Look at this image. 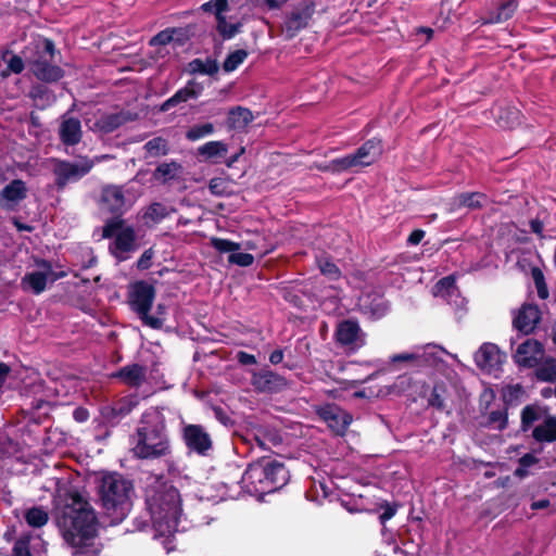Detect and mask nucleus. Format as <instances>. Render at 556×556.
Instances as JSON below:
<instances>
[{
    "mask_svg": "<svg viewBox=\"0 0 556 556\" xmlns=\"http://www.w3.org/2000/svg\"><path fill=\"white\" fill-rule=\"evenodd\" d=\"M58 526L73 556H98V519L87 496L74 486L62 484L54 497Z\"/></svg>",
    "mask_w": 556,
    "mask_h": 556,
    "instance_id": "1",
    "label": "nucleus"
},
{
    "mask_svg": "<svg viewBox=\"0 0 556 556\" xmlns=\"http://www.w3.org/2000/svg\"><path fill=\"white\" fill-rule=\"evenodd\" d=\"M147 505L151 515L155 539L163 538L162 544L167 553L175 546L172 536L179 531L182 510L178 490L173 485L161 484L147 494Z\"/></svg>",
    "mask_w": 556,
    "mask_h": 556,
    "instance_id": "2",
    "label": "nucleus"
},
{
    "mask_svg": "<svg viewBox=\"0 0 556 556\" xmlns=\"http://www.w3.org/2000/svg\"><path fill=\"white\" fill-rule=\"evenodd\" d=\"M130 443L131 453L139 459H160L172 454L166 419L159 408L150 407L142 414Z\"/></svg>",
    "mask_w": 556,
    "mask_h": 556,
    "instance_id": "3",
    "label": "nucleus"
},
{
    "mask_svg": "<svg viewBox=\"0 0 556 556\" xmlns=\"http://www.w3.org/2000/svg\"><path fill=\"white\" fill-rule=\"evenodd\" d=\"M289 478V471L282 463L262 458L245 469L241 486L252 495L268 494L285 486Z\"/></svg>",
    "mask_w": 556,
    "mask_h": 556,
    "instance_id": "4",
    "label": "nucleus"
},
{
    "mask_svg": "<svg viewBox=\"0 0 556 556\" xmlns=\"http://www.w3.org/2000/svg\"><path fill=\"white\" fill-rule=\"evenodd\" d=\"M132 485L118 473H105L101 477L98 493L105 515L112 525L122 522L128 515Z\"/></svg>",
    "mask_w": 556,
    "mask_h": 556,
    "instance_id": "5",
    "label": "nucleus"
},
{
    "mask_svg": "<svg viewBox=\"0 0 556 556\" xmlns=\"http://www.w3.org/2000/svg\"><path fill=\"white\" fill-rule=\"evenodd\" d=\"M104 238H113L110 243V252L119 262L129 258L137 250L136 233L132 227L124 226L122 219H112L103 228Z\"/></svg>",
    "mask_w": 556,
    "mask_h": 556,
    "instance_id": "6",
    "label": "nucleus"
},
{
    "mask_svg": "<svg viewBox=\"0 0 556 556\" xmlns=\"http://www.w3.org/2000/svg\"><path fill=\"white\" fill-rule=\"evenodd\" d=\"M154 296V288L148 282L139 281L132 287L129 302L132 309L139 315L144 325L153 329H159L163 326L164 320L149 314Z\"/></svg>",
    "mask_w": 556,
    "mask_h": 556,
    "instance_id": "7",
    "label": "nucleus"
},
{
    "mask_svg": "<svg viewBox=\"0 0 556 556\" xmlns=\"http://www.w3.org/2000/svg\"><path fill=\"white\" fill-rule=\"evenodd\" d=\"M106 159L109 155L96 156L93 160L81 156L76 162L56 161L53 173L58 188L63 189L67 184L79 180L92 169L96 163Z\"/></svg>",
    "mask_w": 556,
    "mask_h": 556,
    "instance_id": "8",
    "label": "nucleus"
},
{
    "mask_svg": "<svg viewBox=\"0 0 556 556\" xmlns=\"http://www.w3.org/2000/svg\"><path fill=\"white\" fill-rule=\"evenodd\" d=\"M37 269L26 273L21 280V288L24 291H30L34 294L42 293L47 285L64 277V271L55 273L50 262L40 260L36 262Z\"/></svg>",
    "mask_w": 556,
    "mask_h": 556,
    "instance_id": "9",
    "label": "nucleus"
},
{
    "mask_svg": "<svg viewBox=\"0 0 556 556\" xmlns=\"http://www.w3.org/2000/svg\"><path fill=\"white\" fill-rule=\"evenodd\" d=\"M43 55H39L36 60L30 62L34 75L43 81H56L63 76V71L56 65L49 63L47 56L53 58L55 52L54 43L50 39L43 40Z\"/></svg>",
    "mask_w": 556,
    "mask_h": 556,
    "instance_id": "10",
    "label": "nucleus"
},
{
    "mask_svg": "<svg viewBox=\"0 0 556 556\" xmlns=\"http://www.w3.org/2000/svg\"><path fill=\"white\" fill-rule=\"evenodd\" d=\"M181 437L188 451L198 455L206 456L213 447L210 433L201 425H184Z\"/></svg>",
    "mask_w": 556,
    "mask_h": 556,
    "instance_id": "11",
    "label": "nucleus"
},
{
    "mask_svg": "<svg viewBox=\"0 0 556 556\" xmlns=\"http://www.w3.org/2000/svg\"><path fill=\"white\" fill-rule=\"evenodd\" d=\"M443 350L437 345L417 348L413 352H404L391 356L392 363L413 362L417 366H435L441 361Z\"/></svg>",
    "mask_w": 556,
    "mask_h": 556,
    "instance_id": "12",
    "label": "nucleus"
},
{
    "mask_svg": "<svg viewBox=\"0 0 556 556\" xmlns=\"http://www.w3.org/2000/svg\"><path fill=\"white\" fill-rule=\"evenodd\" d=\"M132 205L127 192L118 186H106L102 190L101 207L112 214L122 215Z\"/></svg>",
    "mask_w": 556,
    "mask_h": 556,
    "instance_id": "13",
    "label": "nucleus"
},
{
    "mask_svg": "<svg viewBox=\"0 0 556 556\" xmlns=\"http://www.w3.org/2000/svg\"><path fill=\"white\" fill-rule=\"evenodd\" d=\"M545 356V350L541 342L534 339H527L518 345L514 353L515 363L525 368H534Z\"/></svg>",
    "mask_w": 556,
    "mask_h": 556,
    "instance_id": "14",
    "label": "nucleus"
},
{
    "mask_svg": "<svg viewBox=\"0 0 556 556\" xmlns=\"http://www.w3.org/2000/svg\"><path fill=\"white\" fill-rule=\"evenodd\" d=\"M315 12V3L304 0L299 3L285 22V31L289 38L294 37L301 29L308 25Z\"/></svg>",
    "mask_w": 556,
    "mask_h": 556,
    "instance_id": "15",
    "label": "nucleus"
},
{
    "mask_svg": "<svg viewBox=\"0 0 556 556\" xmlns=\"http://www.w3.org/2000/svg\"><path fill=\"white\" fill-rule=\"evenodd\" d=\"M318 414L337 434H344L352 422V416L334 404H327L320 407Z\"/></svg>",
    "mask_w": 556,
    "mask_h": 556,
    "instance_id": "16",
    "label": "nucleus"
},
{
    "mask_svg": "<svg viewBox=\"0 0 556 556\" xmlns=\"http://www.w3.org/2000/svg\"><path fill=\"white\" fill-rule=\"evenodd\" d=\"M505 355L493 343H484L475 354L476 365L486 372L497 371L504 363Z\"/></svg>",
    "mask_w": 556,
    "mask_h": 556,
    "instance_id": "17",
    "label": "nucleus"
},
{
    "mask_svg": "<svg viewBox=\"0 0 556 556\" xmlns=\"http://www.w3.org/2000/svg\"><path fill=\"white\" fill-rule=\"evenodd\" d=\"M336 339L341 345L358 349L365 344V334L355 320L341 321L336 330Z\"/></svg>",
    "mask_w": 556,
    "mask_h": 556,
    "instance_id": "18",
    "label": "nucleus"
},
{
    "mask_svg": "<svg viewBox=\"0 0 556 556\" xmlns=\"http://www.w3.org/2000/svg\"><path fill=\"white\" fill-rule=\"evenodd\" d=\"M541 320V312L536 305L525 304L513 319L514 327L525 334L531 333Z\"/></svg>",
    "mask_w": 556,
    "mask_h": 556,
    "instance_id": "19",
    "label": "nucleus"
},
{
    "mask_svg": "<svg viewBox=\"0 0 556 556\" xmlns=\"http://www.w3.org/2000/svg\"><path fill=\"white\" fill-rule=\"evenodd\" d=\"M252 386L258 392H278L287 386L283 377L270 371L260 370L252 376Z\"/></svg>",
    "mask_w": 556,
    "mask_h": 556,
    "instance_id": "20",
    "label": "nucleus"
},
{
    "mask_svg": "<svg viewBox=\"0 0 556 556\" xmlns=\"http://www.w3.org/2000/svg\"><path fill=\"white\" fill-rule=\"evenodd\" d=\"M26 184L21 179H14L0 191V206L7 210L14 208L27 197Z\"/></svg>",
    "mask_w": 556,
    "mask_h": 556,
    "instance_id": "21",
    "label": "nucleus"
},
{
    "mask_svg": "<svg viewBox=\"0 0 556 556\" xmlns=\"http://www.w3.org/2000/svg\"><path fill=\"white\" fill-rule=\"evenodd\" d=\"M59 137L66 146H76L83 137L81 123L78 118L65 113L61 117Z\"/></svg>",
    "mask_w": 556,
    "mask_h": 556,
    "instance_id": "22",
    "label": "nucleus"
},
{
    "mask_svg": "<svg viewBox=\"0 0 556 556\" xmlns=\"http://www.w3.org/2000/svg\"><path fill=\"white\" fill-rule=\"evenodd\" d=\"M47 548L45 541L39 535L25 534L15 543L14 556H46Z\"/></svg>",
    "mask_w": 556,
    "mask_h": 556,
    "instance_id": "23",
    "label": "nucleus"
},
{
    "mask_svg": "<svg viewBox=\"0 0 556 556\" xmlns=\"http://www.w3.org/2000/svg\"><path fill=\"white\" fill-rule=\"evenodd\" d=\"M382 154L381 141L374 138L367 140L362 147L352 154L356 167L369 166Z\"/></svg>",
    "mask_w": 556,
    "mask_h": 556,
    "instance_id": "24",
    "label": "nucleus"
},
{
    "mask_svg": "<svg viewBox=\"0 0 556 556\" xmlns=\"http://www.w3.org/2000/svg\"><path fill=\"white\" fill-rule=\"evenodd\" d=\"M202 89L203 88L198 83L189 81L184 88L177 90L170 98L163 102L161 111L166 112L180 103L197 99L200 97Z\"/></svg>",
    "mask_w": 556,
    "mask_h": 556,
    "instance_id": "25",
    "label": "nucleus"
},
{
    "mask_svg": "<svg viewBox=\"0 0 556 556\" xmlns=\"http://www.w3.org/2000/svg\"><path fill=\"white\" fill-rule=\"evenodd\" d=\"M532 438L539 443L556 442V416L546 415L532 430Z\"/></svg>",
    "mask_w": 556,
    "mask_h": 556,
    "instance_id": "26",
    "label": "nucleus"
},
{
    "mask_svg": "<svg viewBox=\"0 0 556 556\" xmlns=\"http://www.w3.org/2000/svg\"><path fill=\"white\" fill-rule=\"evenodd\" d=\"M546 415H548L546 407L536 404L525 406L521 410V430L528 431L535 421L544 419Z\"/></svg>",
    "mask_w": 556,
    "mask_h": 556,
    "instance_id": "27",
    "label": "nucleus"
},
{
    "mask_svg": "<svg viewBox=\"0 0 556 556\" xmlns=\"http://www.w3.org/2000/svg\"><path fill=\"white\" fill-rule=\"evenodd\" d=\"M127 121L125 114L117 113H105L99 116L97 122L94 123V127L104 132H112L119 126H122Z\"/></svg>",
    "mask_w": 556,
    "mask_h": 556,
    "instance_id": "28",
    "label": "nucleus"
},
{
    "mask_svg": "<svg viewBox=\"0 0 556 556\" xmlns=\"http://www.w3.org/2000/svg\"><path fill=\"white\" fill-rule=\"evenodd\" d=\"M116 377L131 387H138L146 379V368L137 364L125 366L116 374Z\"/></svg>",
    "mask_w": 556,
    "mask_h": 556,
    "instance_id": "29",
    "label": "nucleus"
},
{
    "mask_svg": "<svg viewBox=\"0 0 556 556\" xmlns=\"http://www.w3.org/2000/svg\"><path fill=\"white\" fill-rule=\"evenodd\" d=\"M486 195L480 192L460 193L453 199V208H479L486 202Z\"/></svg>",
    "mask_w": 556,
    "mask_h": 556,
    "instance_id": "30",
    "label": "nucleus"
},
{
    "mask_svg": "<svg viewBox=\"0 0 556 556\" xmlns=\"http://www.w3.org/2000/svg\"><path fill=\"white\" fill-rule=\"evenodd\" d=\"M253 121L250 110L237 106L229 111L227 125L230 129H244Z\"/></svg>",
    "mask_w": 556,
    "mask_h": 556,
    "instance_id": "31",
    "label": "nucleus"
},
{
    "mask_svg": "<svg viewBox=\"0 0 556 556\" xmlns=\"http://www.w3.org/2000/svg\"><path fill=\"white\" fill-rule=\"evenodd\" d=\"M227 152L228 147L223 141H208L198 148V154L204 160L222 157L225 156Z\"/></svg>",
    "mask_w": 556,
    "mask_h": 556,
    "instance_id": "32",
    "label": "nucleus"
},
{
    "mask_svg": "<svg viewBox=\"0 0 556 556\" xmlns=\"http://www.w3.org/2000/svg\"><path fill=\"white\" fill-rule=\"evenodd\" d=\"M535 377L540 381L553 382L556 380V359L553 357H543L540 364L534 367Z\"/></svg>",
    "mask_w": 556,
    "mask_h": 556,
    "instance_id": "33",
    "label": "nucleus"
},
{
    "mask_svg": "<svg viewBox=\"0 0 556 556\" xmlns=\"http://www.w3.org/2000/svg\"><path fill=\"white\" fill-rule=\"evenodd\" d=\"M24 518L29 527L41 528L49 520V513L42 507H31L25 510Z\"/></svg>",
    "mask_w": 556,
    "mask_h": 556,
    "instance_id": "34",
    "label": "nucleus"
},
{
    "mask_svg": "<svg viewBox=\"0 0 556 556\" xmlns=\"http://www.w3.org/2000/svg\"><path fill=\"white\" fill-rule=\"evenodd\" d=\"M517 9V2L515 0H507L502 2L496 12L491 15L488 23H502L509 20Z\"/></svg>",
    "mask_w": 556,
    "mask_h": 556,
    "instance_id": "35",
    "label": "nucleus"
},
{
    "mask_svg": "<svg viewBox=\"0 0 556 556\" xmlns=\"http://www.w3.org/2000/svg\"><path fill=\"white\" fill-rule=\"evenodd\" d=\"M255 440L262 450H270L271 447L279 446L282 443V437L276 430H266L261 432L256 435Z\"/></svg>",
    "mask_w": 556,
    "mask_h": 556,
    "instance_id": "36",
    "label": "nucleus"
},
{
    "mask_svg": "<svg viewBox=\"0 0 556 556\" xmlns=\"http://www.w3.org/2000/svg\"><path fill=\"white\" fill-rule=\"evenodd\" d=\"M526 391L520 383L506 384L502 389V396L506 404H517L525 397Z\"/></svg>",
    "mask_w": 556,
    "mask_h": 556,
    "instance_id": "37",
    "label": "nucleus"
},
{
    "mask_svg": "<svg viewBox=\"0 0 556 556\" xmlns=\"http://www.w3.org/2000/svg\"><path fill=\"white\" fill-rule=\"evenodd\" d=\"M143 148L151 157L162 156L168 153V143L162 137H155L149 140Z\"/></svg>",
    "mask_w": 556,
    "mask_h": 556,
    "instance_id": "38",
    "label": "nucleus"
},
{
    "mask_svg": "<svg viewBox=\"0 0 556 556\" xmlns=\"http://www.w3.org/2000/svg\"><path fill=\"white\" fill-rule=\"evenodd\" d=\"M539 463V458L535 457L531 453L525 454L520 459L518 460V467L515 469L514 475L515 477L519 479H523L528 477L531 471L530 468L535 466Z\"/></svg>",
    "mask_w": 556,
    "mask_h": 556,
    "instance_id": "39",
    "label": "nucleus"
},
{
    "mask_svg": "<svg viewBox=\"0 0 556 556\" xmlns=\"http://www.w3.org/2000/svg\"><path fill=\"white\" fill-rule=\"evenodd\" d=\"M217 30L224 39H230L239 33L241 25L239 23H228L224 13L216 17Z\"/></svg>",
    "mask_w": 556,
    "mask_h": 556,
    "instance_id": "40",
    "label": "nucleus"
},
{
    "mask_svg": "<svg viewBox=\"0 0 556 556\" xmlns=\"http://www.w3.org/2000/svg\"><path fill=\"white\" fill-rule=\"evenodd\" d=\"M214 132V125L212 123L199 124L190 127L186 132V138L189 141H197Z\"/></svg>",
    "mask_w": 556,
    "mask_h": 556,
    "instance_id": "41",
    "label": "nucleus"
},
{
    "mask_svg": "<svg viewBox=\"0 0 556 556\" xmlns=\"http://www.w3.org/2000/svg\"><path fill=\"white\" fill-rule=\"evenodd\" d=\"M508 424L506 409L493 410L489 414L485 425L495 430H504Z\"/></svg>",
    "mask_w": 556,
    "mask_h": 556,
    "instance_id": "42",
    "label": "nucleus"
},
{
    "mask_svg": "<svg viewBox=\"0 0 556 556\" xmlns=\"http://www.w3.org/2000/svg\"><path fill=\"white\" fill-rule=\"evenodd\" d=\"M248 58V52L243 49L231 52L224 61L223 68L225 72H233Z\"/></svg>",
    "mask_w": 556,
    "mask_h": 556,
    "instance_id": "43",
    "label": "nucleus"
},
{
    "mask_svg": "<svg viewBox=\"0 0 556 556\" xmlns=\"http://www.w3.org/2000/svg\"><path fill=\"white\" fill-rule=\"evenodd\" d=\"M327 168L329 170L339 173V172H344V170H348L351 168H356V165H355L352 154H349V155L332 160L329 163V165L327 166Z\"/></svg>",
    "mask_w": 556,
    "mask_h": 556,
    "instance_id": "44",
    "label": "nucleus"
},
{
    "mask_svg": "<svg viewBox=\"0 0 556 556\" xmlns=\"http://www.w3.org/2000/svg\"><path fill=\"white\" fill-rule=\"evenodd\" d=\"M210 243L219 253L236 252L241 248L237 242L216 237L211 238Z\"/></svg>",
    "mask_w": 556,
    "mask_h": 556,
    "instance_id": "45",
    "label": "nucleus"
},
{
    "mask_svg": "<svg viewBox=\"0 0 556 556\" xmlns=\"http://www.w3.org/2000/svg\"><path fill=\"white\" fill-rule=\"evenodd\" d=\"M169 214V210L162 203H153L151 204L147 212L146 218L151 219L152 222H160L165 218Z\"/></svg>",
    "mask_w": 556,
    "mask_h": 556,
    "instance_id": "46",
    "label": "nucleus"
},
{
    "mask_svg": "<svg viewBox=\"0 0 556 556\" xmlns=\"http://www.w3.org/2000/svg\"><path fill=\"white\" fill-rule=\"evenodd\" d=\"M205 12H212L216 17L228 11V0H210L201 5Z\"/></svg>",
    "mask_w": 556,
    "mask_h": 556,
    "instance_id": "47",
    "label": "nucleus"
},
{
    "mask_svg": "<svg viewBox=\"0 0 556 556\" xmlns=\"http://www.w3.org/2000/svg\"><path fill=\"white\" fill-rule=\"evenodd\" d=\"M179 165L176 163H163L157 166L155 175L166 179H172L177 175Z\"/></svg>",
    "mask_w": 556,
    "mask_h": 556,
    "instance_id": "48",
    "label": "nucleus"
},
{
    "mask_svg": "<svg viewBox=\"0 0 556 556\" xmlns=\"http://www.w3.org/2000/svg\"><path fill=\"white\" fill-rule=\"evenodd\" d=\"M455 291V279L453 277H445L442 278L437 285H435V295H442L451 294Z\"/></svg>",
    "mask_w": 556,
    "mask_h": 556,
    "instance_id": "49",
    "label": "nucleus"
},
{
    "mask_svg": "<svg viewBox=\"0 0 556 556\" xmlns=\"http://www.w3.org/2000/svg\"><path fill=\"white\" fill-rule=\"evenodd\" d=\"M228 262L230 264H235V265H238V266H241V267H248V266L253 264L254 257L250 253H241V252L233 253L232 252L228 256Z\"/></svg>",
    "mask_w": 556,
    "mask_h": 556,
    "instance_id": "50",
    "label": "nucleus"
},
{
    "mask_svg": "<svg viewBox=\"0 0 556 556\" xmlns=\"http://www.w3.org/2000/svg\"><path fill=\"white\" fill-rule=\"evenodd\" d=\"M176 30L175 29H165L156 34L151 40V46H166L168 45L173 39Z\"/></svg>",
    "mask_w": 556,
    "mask_h": 556,
    "instance_id": "51",
    "label": "nucleus"
},
{
    "mask_svg": "<svg viewBox=\"0 0 556 556\" xmlns=\"http://www.w3.org/2000/svg\"><path fill=\"white\" fill-rule=\"evenodd\" d=\"M229 182L225 178L216 177L211 179L208 188L213 194L224 195L227 193Z\"/></svg>",
    "mask_w": 556,
    "mask_h": 556,
    "instance_id": "52",
    "label": "nucleus"
},
{
    "mask_svg": "<svg viewBox=\"0 0 556 556\" xmlns=\"http://www.w3.org/2000/svg\"><path fill=\"white\" fill-rule=\"evenodd\" d=\"M534 283L536 287L538 295L540 299L545 300L548 298V290L545 283L543 274L540 270L533 273Z\"/></svg>",
    "mask_w": 556,
    "mask_h": 556,
    "instance_id": "53",
    "label": "nucleus"
},
{
    "mask_svg": "<svg viewBox=\"0 0 556 556\" xmlns=\"http://www.w3.org/2000/svg\"><path fill=\"white\" fill-rule=\"evenodd\" d=\"M319 268L324 275H327L331 279H337L340 276V270L337 265L329 261H320Z\"/></svg>",
    "mask_w": 556,
    "mask_h": 556,
    "instance_id": "54",
    "label": "nucleus"
},
{
    "mask_svg": "<svg viewBox=\"0 0 556 556\" xmlns=\"http://www.w3.org/2000/svg\"><path fill=\"white\" fill-rule=\"evenodd\" d=\"M23 70H24V62H23L22 58H20L17 55H13L8 61V71L9 72L14 73V74H20L23 72Z\"/></svg>",
    "mask_w": 556,
    "mask_h": 556,
    "instance_id": "55",
    "label": "nucleus"
},
{
    "mask_svg": "<svg viewBox=\"0 0 556 556\" xmlns=\"http://www.w3.org/2000/svg\"><path fill=\"white\" fill-rule=\"evenodd\" d=\"M152 256H153L152 250L144 251L137 262V267L139 269H148L151 265Z\"/></svg>",
    "mask_w": 556,
    "mask_h": 556,
    "instance_id": "56",
    "label": "nucleus"
},
{
    "mask_svg": "<svg viewBox=\"0 0 556 556\" xmlns=\"http://www.w3.org/2000/svg\"><path fill=\"white\" fill-rule=\"evenodd\" d=\"M429 405L437 407L439 409H441L443 407V400H442L441 395L439 394L437 388L433 389V391L429 397Z\"/></svg>",
    "mask_w": 556,
    "mask_h": 556,
    "instance_id": "57",
    "label": "nucleus"
},
{
    "mask_svg": "<svg viewBox=\"0 0 556 556\" xmlns=\"http://www.w3.org/2000/svg\"><path fill=\"white\" fill-rule=\"evenodd\" d=\"M238 361L242 364V365H254L256 364V358L254 355L252 354H249L247 352H239L238 353Z\"/></svg>",
    "mask_w": 556,
    "mask_h": 556,
    "instance_id": "58",
    "label": "nucleus"
},
{
    "mask_svg": "<svg viewBox=\"0 0 556 556\" xmlns=\"http://www.w3.org/2000/svg\"><path fill=\"white\" fill-rule=\"evenodd\" d=\"M425 237V231L424 230H420V229H417V230H414L409 237H408V243L410 244H418Z\"/></svg>",
    "mask_w": 556,
    "mask_h": 556,
    "instance_id": "59",
    "label": "nucleus"
},
{
    "mask_svg": "<svg viewBox=\"0 0 556 556\" xmlns=\"http://www.w3.org/2000/svg\"><path fill=\"white\" fill-rule=\"evenodd\" d=\"M88 417H89V414L84 408H76L74 410V418H75V420H77L79 422L86 421L88 419Z\"/></svg>",
    "mask_w": 556,
    "mask_h": 556,
    "instance_id": "60",
    "label": "nucleus"
},
{
    "mask_svg": "<svg viewBox=\"0 0 556 556\" xmlns=\"http://www.w3.org/2000/svg\"><path fill=\"white\" fill-rule=\"evenodd\" d=\"M283 359V353L281 350H275L274 352H271V354L269 355V362L271 364H279L281 363Z\"/></svg>",
    "mask_w": 556,
    "mask_h": 556,
    "instance_id": "61",
    "label": "nucleus"
},
{
    "mask_svg": "<svg viewBox=\"0 0 556 556\" xmlns=\"http://www.w3.org/2000/svg\"><path fill=\"white\" fill-rule=\"evenodd\" d=\"M10 370H11L10 367L7 364L0 363V388L7 380V377L10 374Z\"/></svg>",
    "mask_w": 556,
    "mask_h": 556,
    "instance_id": "62",
    "label": "nucleus"
},
{
    "mask_svg": "<svg viewBox=\"0 0 556 556\" xmlns=\"http://www.w3.org/2000/svg\"><path fill=\"white\" fill-rule=\"evenodd\" d=\"M549 505H551V502L548 500L544 498V500L533 502L531 504V508L534 510L544 509V508L549 507Z\"/></svg>",
    "mask_w": 556,
    "mask_h": 556,
    "instance_id": "63",
    "label": "nucleus"
},
{
    "mask_svg": "<svg viewBox=\"0 0 556 556\" xmlns=\"http://www.w3.org/2000/svg\"><path fill=\"white\" fill-rule=\"evenodd\" d=\"M395 515V509L388 506L386 510L380 515V520L384 523L387 520L391 519Z\"/></svg>",
    "mask_w": 556,
    "mask_h": 556,
    "instance_id": "64",
    "label": "nucleus"
}]
</instances>
